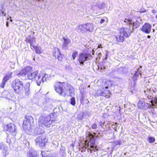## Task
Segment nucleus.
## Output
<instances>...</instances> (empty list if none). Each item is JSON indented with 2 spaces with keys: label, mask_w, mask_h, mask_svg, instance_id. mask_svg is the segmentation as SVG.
Here are the masks:
<instances>
[{
  "label": "nucleus",
  "mask_w": 157,
  "mask_h": 157,
  "mask_svg": "<svg viewBox=\"0 0 157 157\" xmlns=\"http://www.w3.org/2000/svg\"><path fill=\"white\" fill-rule=\"evenodd\" d=\"M78 29L80 30L81 32L84 33L86 31L92 32L94 29L93 25L92 23H87L86 24L79 25L78 27Z\"/></svg>",
  "instance_id": "obj_7"
},
{
  "label": "nucleus",
  "mask_w": 157,
  "mask_h": 157,
  "mask_svg": "<svg viewBox=\"0 0 157 157\" xmlns=\"http://www.w3.org/2000/svg\"><path fill=\"white\" fill-rule=\"evenodd\" d=\"M35 51L36 53L37 54H40L43 52V50L40 47H37L35 48Z\"/></svg>",
  "instance_id": "obj_23"
},
{
  "label": "nucleus",
  "mask_w": 157,
  "mask_h": 157,
  "mask_svg": "<svg viewBox=\"0 0 157 157\" xmlns=\"http://www.w3.org/2000/svg\"><path fill=\"white\" fill-rule=\"evenodd\" d=\"M33 68L29 66H27L17 74V75L19 76H23L31 72Z\"/></svg>",
  "instance_id": "obj_14"
},
{
  "label": "nucleus",
  "mask_w": 157,
  "mask_h": 157,
  "mask_svg": "<svg viewBox=\"0 0 157 157\" xmlns=\"http://www.w3.org/2000/svg\"><path fill=\"white\" fill-rule=\"evenodd\" d=\"M140 12L141 13H144L146 12V10H140Z\"/></svg>",
  "instance_id": "obj_39"
},
{
  "label": "nucleus",
  "mask_w": 157,
  "mask_h": 157,
  "mask_svg": "<svg viewBox=\"0 0 157 157\" xmlns=\"http://www.w3.org/2000/svg\"><path fill=\"white\" fill-rule=\"evenodd\" d=\"M71 103L72 105H75V99L74 98H72L71 99Z\"/></svg>",
  "instance_id": "obj_29"
},
{
  "label": "nucleus",
  "mask_w": 157,
  "mask_h": 157,
  "mask_svg": "<svg viewBox=\"0 0 157 157\" xmlns=\"http://www.w3.org/2000/svg\"><path fill=\"white\" fill-rule=\"evenodd\" d=\"M151 105L146 103L143 101H140L138 104V107L139 109H146L151 106H157V96H155L151 101Z\"/></svg>",
  "instance_id": "obj_6"
},
{
  "label": "nucleus",
  "mask_w": 157,
  "mask_h": 157,
  "mask_svg": "<svg viewBox=\"0 0 157 157\" xmlns=\"http://www.w3.org/2000/svg\"><path fill=\"white\" fill-rule=\"evenodd\" d=\"M77 54L78 52H74L73 53L72 56L73 59H75Z\"/></svg>",
  "instance_id": "obj_30"
},
{
  "label": "nucleus",
  "mask_w": 157,
  "mask_h": 157,
  "mask_svg": "<svg viewBox=\"0 0 157 157\" xmlns=\"http://www.w3.org/2000/svg\"><path fill=\"white\" fill-rule=\"evenodd\" d=\"M151 29V25L148 23H145L143 26L141 30L143 32L148 34L150 33Z\"/></svg>",
  "instance_id": "obj_16"
},
{
  "label": "nucleus",
  "mask_w": 157,
  "mask_h": 157,
  "mask_svg": "<svg viewBox=\"0 0 157 157\" xmlns=\"http://www.w3.org/2000/svg\"><path fill=\"white\" fill-rule=\"evenodd\" d=\"M124 22L126 23V24L128 25L129 26L128 29H131V33L132 32L133 30L137 28L140 26V23L138 21H136L135 22L130 19H125L124 20Z\"/></svg>",
  "instance_id": "obj_10"
},
{
  "label": "nucleus",
  "mask_w": 157,
  "mask_h": 157,
  "mask_svg": "<svg viewBox=\"0 0 157 157\" xmlns=\"http://www.w3.org/2000/svg\"><path fill=\"white\" fill-rule=\"evenodd\" d=\"M117 124V123H115V124H113V128L115 129V128H117V127H116V126H117L116 125V124ZM116 130V129H115Z\"/></svg>",
  "instance_id": "obj_37"
},
{
  "label": "nucleus",
  "mask_w": 157,
  "mask_h": 157,
  "mask_svg": "<svg viewBox=\"0 0 157 157\" xmlns=\"http://www.w3.org/2000/svg\"><path fill=\"white\" fill-rule=\"evenodd\" d=\"M151 90L150 89L147 88L146 90H144V93L148 99H151L153 98V97L151 95L152 94L151 93Z\"/></svg>",
  "instance_id": "obj_19"
},
{
  "label": "nucleus",
  "mask_w": 157,
  "mask_h": 157,
  "mask_svg": "<svg viewBox=\"0 0 157 157\" xmlns=\"http://www.w3.org/2000/svg\"><path fill=\"white\" fill-rule=\"evenodd\" d=\"M106 83H108V86H106L105 88H103L101 90H98V95H101L103 96H105L107 98H108L110 96V93L109 92V91L107 90L108 87L112 85V82L110 81H108L105 82Z\"/></svg>",
  "instance_id": "obj_8"
},
{
  "label": "nucleus",
  "mask_w": 157,
  "mask_h": 157,
  "mask_svg": "<svg viewBox=\"0 0 157 157\" xmlns=\"http://www.w3.org/2000/svg\"><path fill=\"white\" fill-rule=\"evenodd\" d=\"M44 75L43 74H39V71L36 70L32 72L31 71L27 75V78L29 79H34L36 81L38 86H40L41 82H44Z\"/></svg>",
  "instance_id": "obj_2"
},
{
  "label": "nucleus",
  "mask_w": 157,
  "mask_h": 157,
  "mask_svg": "<svg viewBox=\"0 0 157 157\" xmlns=\"http://www.w3.org/2000/svg\"><path fill=\"white\" fill-rule=\"evenodd\" d=\"M48 152L45 151H42L41 152V154L43 157H48L50 155L47 154Z\"/></svg>",
  "instance_id": "obj_26"
},
{
  "label": "nucleus",
  "mask_w": 157,
  "mask_h": 157,
  "mask_svg": "<svg viewBox=\"0 0 157 157\" xmlns=\"http://www.w3.org/2000/svg\"><path fill=\"white\" fill-rule=\"evenodd\" d=\"M35 38H26V41L27 42L30 43V44L35 43Z\"/></svg>",
  "instance_id": "obj_24"
},
{
  "label": "nucleus",
  "mask_w": 157,
  "mask_h": 157,
  "mask_svg": "<svg viewBox=\"0 0 157 157\" xmlns=\"http://www.w3.org/2000/svg\"><path fill=\"white\" fill-rule=\"evenodd\" d=\"M63 39L64 41L63 45V48H66L67 46L70 43L71 41L68 38H65Z\"/></svg>",
  "instance_id": "obj_22"
},
{
  "label": "nucleus",
  "mask_w": 157,
  "mask_h": 157,
  "mask_svg": "<svg viewBox=\"0 0 157 157\" xmlns=\"http://www.w3.org/2000/svg\"><path fill=\"white\" fill-rule=\"evenodd\" d=\"M90 85H89L88 86V87H90Z\"/></svg>",
  "instance_id": "obj_48"
},
{
  "label": "nucleus",
  "mask_w": 157,
  "mask_h": 157,
  "mask_svg": "<svg viewBox=\"0 0 157 157\" xmlns=\"http://www.w3.org/2000/svg\"><path fill=\"white\" fill-rule=\"evenodd\" d=\"M2 14H3L4 16H6V13H4L3 11L0 10V16H1Z\"/></svg>",
  "instance_id": "obj_32"
},
{
  "label": "nucleus",
  "mask_w": 157,
  "mask_h": 157,
  "mask_svg": "<svg viewBox=\"0 0 157 157\" xmlns=\"http://www.w3.org/2000/svg\"><path fill=\"white\" fill-rule=\"evenodd\" d=\"M48 157H58V156L55 154H54V155H50Z\"/></svg>",
  "instance_id": "obj_35"
},
{
  "label": "nucleus",
  "mask_w": 157,
  "mask_h": 157,
  "mask_svg": "<svg viewBox=\"0 0 157 157\" xmlns=\"http://www.w3.org/2000/svg\"><path fill=\"white\" fill-rule=\"evenodd\" d=\"M105 21V20L104 19H101V21H100V23L101 24L103 23Z\"/></svg>",
  "instance_id": "obj_36"
},
{
  "label": "nucleus",
  "mask_w": 157,
  "mask_h": 157,
  "mask_svg": "<svg viewBox=\"0 0 157 157\" xmlns=\"http://www.w3.org/2000/svg\"><path fill=\"white\" fill-rule=\"evenodd\" d=\"M44 131L43 130H41L40 132L39 131V130L37 131V133L38 134H42L44 133Z\"/></svg>",
  "instance_id": "obj_33"
},
{
  "label": "nucleus",
  "mask_w": 157,
  "mask_h": 157,
  "mask_svg": "<svg viewBox=\"0 0 157 157\" xmlns=\"http://www.w3.org/2000/svg\"><path fill=\"white\" fill-rule=\"evenodd\" d=\"M136 74H135L134 75V77H135V76H136Z\"/></svg>",
  "instance_id": "obj_46"
},
{
  "label": "nucleus",
  "mask_w": 157,
  "mask_h": 157,
  "mask_svg": "<svg viewBox=\"0 0 157 157\" xmlns=\"http://www.w3.org/2000/svg\"><path fill=\"white\" fill-rule=\"evenodd\" d=\"M94 52L93 50V55H94Z\"/></svg>",
  "instance_id": "obj_44"
},
{
  "label": "nucleus",
  "mask_w": 157,
  "mask_h": 157,
  "mask_svg": "<svg viewBox=\"0 0 157 157\" xmlns=\"http://www.w3.org/2000/svg\"><path fill=\"white\" fill-rule=\"evenodd\" d=\"M9 23L8 22H6V25L7 27H9Z\"/></svg>",
  "instance_id": "obj_40"
},
{
  "label": "nucleus",
  "mask_w": 157,
  "mask_h": 157,
  "mask_svg": "<svg viewBox=\"0 0 157 157\" xmlns=\"http://www.w3.org/2000/svg\"><path fill=\"white\" fill-rule=\"evenodd\" d=\"M147 37L148 38H151V36H149V35H148L147 36Z\"/></svg>",
  "instance_id": "obj_42"
},
{
  "label": "nucleus",
  "mask_w": 157,
  "mask_h": 157,
  "mask_svg": "<svg viewBox=\"0 0 157 157\" xmlns=\"http://www.w3.org/2000/svg\"><path fill=\"white\" fill-rule=\"evenodd\" d=\"M120 36H116V38L117 41L121 42H123L124 40V36H129L131 34V31L130 29L122 28L120 29Z\"/></svg>",
  "instance_id": "obj_5"
},
{
  "label": "nucleus",
  "mask_w": 157,
  "mask_h": 157,
  "mask_svg": "<svg viewBox=\"0 0 157 157\" xmlns=\"http://www.w3.org/2000/svg\"><path fill=\"white\" fill-rule=\"evenodd\" d=\"M30 84L29 82H27L26 83L25 85L24 88L25 91L26 95H28L29 94V88L30 86Z\"/></svg>",
  "instance_id": "obj_20"
},
{
  "label": "nucleus",
  "mask_w": 157,
  "mask_h": 157,
  "mask_svg": "<svg viewBox=\"0 0 157 157\" xmlns=\"http://www.w3.org/2000/svg\"><path fill=\"white\" fill-rule=\"evenodd\" d=\"M54 89L57 93L63 96H71L72 95V88H69L65 83H56L54 86Z\"/></svg>",
  "instance_id": "obj_1"
},
{
  "label": "nucleus",
  "mask_w": 157,
  "mask_h": 157,
  "mask_svg": "<svg viewBox=\"0 0 157 157\" xmlns=\"http://www.w3.org/2000/svg\"><path fill=\"white\" fill-rule=\"evenodd\" d=\"M100 2L101 3V5H102V4H103V3L102 2Z\"/></svg>",
  "instance_id": "obj_45"
},
{
  "label": "nucleus",
  "mask_w": 157,
  "mask_h": 157,
  "mask_svg": "<svg viewBox=\"0 0 157 157\" xmlns=\"http://www.w3.org/2000/svg\"><path fill=\"white\" fill-rule=\"evenodd\" d=\"M32 120V117L30 116L26 117L23 123V127L25 129H29L31 127V121Z\"/></svg>",
  "instance_id": "obj_12"
},
{
  "label": "nucleus",
  "mask_w": 157,
  "mask_h": 157,
  "mask_svg": "<svg viewBox=\"0 0 157 157\" xmlns=\"http://www.w3.org/2000/svg\"><path fill=\"white\" fill-rule=\"evenodd\" d=\"M30 45L31 47H33L35 49V48L37 47V46H36L33 43L30 44Z\"/></svg>",
  "instance_id": "obj_34"
},
{
  "label": "nucleus",
  "mask_w": 157,
  "mask_h": 157,
  "mask_svg": "<svg viewBox=\"0 0 157 157\" xmlns=\"http://www.w3.org/2000/svg\"><path fill=\"white\" fill-rule=\"evenodd\" d=\"M92 58V56L90 54L81 53L78 56V62L80 64L83 65L85 61L91 59Z\"/></svg>",
  "instance_id": "obj_11"
},
{
  "label": "nucleus",
  "mask_w": 157,
  "mask_h": 157,
  "mask_svg": "<svg viewBox=\"0 0 157 157\" xmlns=\"http://www.w3.org/2000/svg\"><path fill=\"white\" fill-rule=\"evenodd\" d=\"M6 131L11 132H13L16 130L15 125L13 123L6 125Z\"/></svg>",
  "instance_id": "obj_17"
},
{
  "label": "nucleus",
  "mask_w": 157,
  "mask_h": 157,
  "mask_svg": "<svg viewBox=\"0 0 157 157\" xmlns=\"http://www.w3.org/2000/svg\"><path fill=\"white\" fill-rule=\"evenodd\" d=\"M13 87L15 92L20 94H23V82L18 79H16L12 83Z\"/></svg>",
  "instance_id": "obj_4"
},
{
  "label": "nucleus",
  "mask_w": 157,
  "mask_h": 157,
  "mask_svg": "<svg viewBox=\"0 0 157 157\" xmlns=\"http://www.w3.org/2000/svg\"><path fill=\"white\" fill-rule=\"evenodd\" d=\"M54 56L56 57H57L59 61H61L62 59V56L60 54V51L59 48H55Z\"/></svg>",
  "instance_id": "obj_18"
},
{
  "label": "nucleus",
  "mask_w": 157,
  "mask_h": 157,
  "mask_svg": "<svg viewBox=\"0 0 157 157\" xmlns=\"http://www.w3.org/2000/svg\"><path fill=\"white\" fill-rule=\"evenodd\" d=\"M36 144L40 147L44 146L45 143L47 141V140L42 137H38L35 140Z\"/></svg>",
  "instance_id": "obj_15"
},
{
  "label": "nucleus",
  "mask_w": 157,
  "mask_h": 157,
  "mask_svg": "<svg viewBox=\"0 0 157 157\" xmlns=\"http://www.w3.org/2000/svg\"><path fill=\"white\" fill-rule=\"evenodd\" d=\"M152 31H153V32H154L155 31V29H152Z\"/></svg>",
  "instance_id": "obj_43"
},
{
  "label": "nucleus",
  "mask_w": 157,
  "mask_h": 157,
  "mask_svg": "<svg viewBox=\"0 0 157 157\" xmlns=\"http://www.w3.org/2000/svg\"><path fill=\"white\" fill-rule=\"evenodd\" d=\"M102 45L101 44H100L98 46V48H102Z\"/></svg>",
  "instance_id": "obj_38"
},
{
  "label": "nucleus",
  "mask_w": 157,
  "mask_h": 157,
  "mask_svg": "<svg viewBox=\"0 0 157 157\" xmlns=\"http://www.w3.org/2000/svg\"><path fill=\"white\" fill-rule=\"evenodd\" d=\"M52 120H51V117L49 116H41L40 117L39 122L44 124L47 127H49L52 123Z\"/></svg>",
  "instance_id": "obj_9"
},
{
  "label": "nucleus",
  "mask_w": 157,
  "mask_h": 157,
  "mask_svg": "<svg viewBox=\"0 0 157 157\" xmlns=\"http://www.w3.org/2000/svg\"><path fill=\"white\" fill-rule=\"evenodd\" d=\"M97 126L96 124L94 123L93 124L92 126V128L93 129H95L97 128Z\"/></svg>",
  "instance_id": "obj_31"
},
{
  "label": "nucleus",
  "mask_w": 157,
  "mask_h": 157,
  "mask_svg": "<svg viewBox=\"0 0 157 157\" xmlns=\"http://www.w3.org/2000/svg\"><path fill=\"white\" fill-rule=\"evenodd\" d=\"M79 144V146L80 147V149L81 151H85L86 149H87L89 150L91 153L92 150L95 151L96 150H97L98 149V147L95 144L94 142L90 140L89 141L86 140L83 142V143Z\"/></svg>",
  "instance_id": "obj_3"
},
{
  "label": "nucleus",
  "mask_w": 157,
  "mask_h": 157,
  "mask_svg": "<svg viewBox=\"0 0 157 157\" xmlns=\"http://www.w3.org/2000/svg\"><path fill=\"white\" fill-rule=\"evenodd\" d=\"M38 154L35 151H32L28 153V157H38Z\"/></svg>",
  "instance_id": "obj_21"
},
{
  "label": "nucleus",
  "mask_w": 157,
  "mask_h": 157,
  "mask_svg": "<svg viewBox=\"0 0 157 157\" xmlns=\"http://www.w3.org/2000/svg\"><path fill=\"white\" fill-rule=\"evenodd\" d=\"M122 143L121 141V140H117L115 141L113 143V145L117 146V145H120Z\"/></svg>",
  "instance_id": "obj_27"
},
{
  "label": "nucleus",
  "mask_w": 157,
  "mask_h": 157,
  "mask_svg": "<svg viewBox=\"0 0 157 157\" xmlns=\"http://www.w3.org/2000/svg\"><path fill=\"white\" fill-rule=\"evenodd\" d=\"M84 114L83 113H79L77 116V119L78 120H82Z\"/></svg>",
  "instance_id": "obj_25"
},
{
  "label": "nucleus",
  "mask_w": 157,
  "mask_h": 157,
  "mask_svg": "<svg viewBox=\"0 0 157 157\" xmlns=\"http://www.w3.org/2000/svg\"><path fill=\"white\" fill-rule=\"evenodd\" d=\"M148 140L150 143H153L155 141V139L154 137H150L148 139Z\"/></svg>",
  "instance_id": "obj_28"
},
{
  "label": "nucleus",
  "mask_w": 157,
  "mask_h": 157,
  "mask_svg": "<svg viewBox=\"0 0 157 157\" xmlns=\"http://www.w3.org/2000/svg\"><path fill=\"white\" fill-rule=\"evenodd\" d=\"M152 12L154 13H156V11L155 10H153Z\"/></svg>",
  "instance_id": "obj_41"
},
{
  "label": "nucleus",
  "mask_w": 157,
  "mask_h": 157,
  "mask_svg": "<svg viewBox=\"0 0 157 157\" xmlns=\"http://www.w3.org/2000/svg\"><path fill=\"white\" fill-rule=\"evenodd\" d=\"M12 73L9 72L6 74L2 79V81L0 84V88H3L6 82L11 78H12Z\"/></svg>",
  "instance_id": "obj_13"
},
{
  "label": "nucleus",
  "mask_w": 157,
  "mask_h": 157,
  "mask_svg": "<svg viewBox=\"0 0 157 157\" xmlns=\"http://www.w3.org/2000/svg\"><path fill=\"white\" fill-rule=\"evenodd\" d=\"M155 17L157 19V15Z\"/></svg>",
  "instance_id": "obj_47"
}]
</instances>
